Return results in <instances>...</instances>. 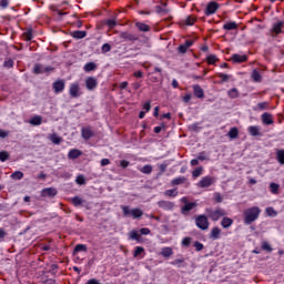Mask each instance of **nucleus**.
I'll use <instances>...</instances> for the list:
<instances>
[{
	"label": "nucleus",
	"instance_id": "f257e3e1",
	"mask_svg": "<svg viewBox=\"0 0 284 284\" xmlns=\"http://www.w3.org/2000/svg\"><path fill=\"white\" fill-rule=\"evenodd\" d=\"M260 215L261 209L258 206H253L244 210L243 216L245 225H252V223H254V221H256Z\"/></svg>",
	"mask_w": 284,
	"mask_h": 284
},
{
	"label": "nucleus",
	"instance_id": "f03ea898",
	"mask_svg": "<svg viewBox=\"0 0 284 284\" xmlns=\"http://www.w3.org/2000/svg\"><path fill=\"white\" fill-rule=\"evenodd\" d=\"M122 212L124 216H133V219H141L143 216V211L141 209H130V206H122Z\"/></svg>",
	"mask_w": 284,
	"mask_h": 284
},
{
	"label": "nucleus",
	"instance_id": "7ed1b4c3",
	"mask_svg": "<svg viewBox=\"0 0 284 284\" xmlns=\"http://www.w3.org/2000/svg\"><path fill=\"white\" fill-rule=\"evenodd\" d=\"M195 224H196V227L203 231L209 230L210 227V221H207V216L205 215H199L195 219Z\"/></svg>",
	"mask_w": 284,
	"mask_h": 284
},
{
	"label": "nucleus",
	"instance_id": "20e7f679",
	"mask_svg": "<svg viewBox=\"0 0 284 284\" xmlns=\"http://www.w3.org/2000/svg\"><path fill=\"white\" fill-rule=\"evenodd\" d=\"M69 94L71 99H79V97H81V87L78 82L70 84Z\"/></svg>",
	"mask_w": 284,
	"mask_h": 284
},
{
	"label": "nucleus",
	"instance_id": "39448f33",
	"mask_svg": "<svg viewBox=\"0 0 284 284\" xmlns=\"http://www.w3.org/2000/svg\"><path fill=\"white\" fill-rule=\"evenodd\" d=\"M214 183H216V180L211 175H206L197 183V187H210L211 185H214Z\"/></svg>",
	"mask_w": 284,
	"mask_h": 284
},
{
	"label": "nucleus",
	"instance_id": "423d86ee",
	"mask_svg": "<svg viewBox=\"0 0 284 284\" xmlns=\"http://www.w3.org/2000/svg\"><path fill=\"white\" fill-rule=\"evenodd\" d=\"M158 207H160L161 210H164L166 212H172V210H174V207H175V204H174V202L161 200L158 202Z\"/></svg>",
	"mask_w": 284,
	"mask_h": 284
},
{
	"label": "nucleus",
	"instance_id": "0eeeda50",
	"mask_svg": "<svg viewBox=\"0 0 284 284\" xmlns=\"http://www.w3.org/2000/svg\"><path fill=\"white\" fill-rule=\"evenodd\" d=\"M97 85H99V80H97V78L89 77L85 79V88L90 92H92V90H97Z\"/></svg>",
	"mask_w": 284,
	"mask_h": 284
},
{
	"label": "nucleus",
	"instance_id": "6e6552de",
	"mask_svg": "<svg viewBox=\"0 0 284 284\" xmlns=\"http://www.w3.org/2000/svg\"><path fill=\"white\" fill-rule=\"evenodd\" d=\"M221 216H225V211L223 209H216L215 211H209V217L212 221H219Z\"/></svg>",
	"mask_w": 284,
	"mask_h": 284
},
{
	"label": "nucleus",
	"instance_id": "1a4fd4ad",
	"mask_svg": "<svg viewBox=\"0 0 284 284\" xmlns=\"http://www.w3.org/2000/svg\"><path fill=\"white\" fill-rule=\"evenodd\" d=\"M219 10V4L215 1L209 2L206 8H205V14L206 17H210L214 14Z\"/></svg>",
	"mask_w": 284,
	"mask_h": 284
},
{
	"label": "nucleus",
	"instance_id": "9d476101",
	"mask_svg": "<svg viewBox=\"0 0 284 284\" xmlns=\"http://www.w3.org/2000/svg\"><path fill=\"white\" fill-rule=\"evenodd\" d=\"M52 88L55 94H60V92H63V90H65V80H57L55 82H53Z\"/></svg>",
	"mask_w": 284,
	"mask_h": 284
},
{
	"label": "nucleus",
	"instance_id": "9b49d317",
	"mask_svg": "<svg viewBox=\"0 0 284 284\" xmlns=\"http://www.w3.org/2000/svg\"><path fill=\"white\" fill-rule=\"evenodd\" d=\"M120 39H122L123 41H139V37H136V34L130 33L128 31L121 32Z\"/></svg>",
	"mask_w": 284,
	"mask_h": 284
},
{
	"label": "nucleus",
	"instance_id": "f8f14e48",
	"mask_svg": "<svg viewBox=\"0 0 284 284\" xmlns=\"http://www.w3.org/2000/svg\"><path fill=\"white\" fill-rule=\"evenodd\" d=\"M261 119H262L263 125H272V124H274V118L268 112L263 113L261 115Z\"/></svg>",
	"mask_w": 284,
	"mask_h": 284
},
{
	"label": "nucleus",
	"instance_id": "ddd939ff",
	"mask_svg": "<svg viewBox=\"0 0 284 284\" xmlns=\"http://www.w3.org/2000/svg\"><path fill=\"white\" fill-rule=\"evenodd\" d=\"M233 63H245V61H247V55L243 54H233L231 58Z\"/></svg>",
	"mask_w": 284,
	"mask_h": 284
},
{
	"label": "nucleus",
	"instance_id": "4468645a",
	"mask_svg": "<svg viewBox=\"0 0 284 284\" xmlns=\"http://www.w3.org/2000/svg\"><path fill=\"white\" fill-rule=\"evenodd\" d=\"M247 132L251 134V136H262L261 126L251 125L247 128Z\"/></svg>",
	"mask_w": 284,
	"mask_h": 284
},
{
	"label": "nucleus",
	"instance_id": "2eb2a0df",
	"mask_svg": "<svg viewBox=\"0 0 284 284\" xmlns=\"http://www.w3.org/2000/svg\"><path fill=\"white\" fill-rule=\"evenodd\" d=\"M93 134L94 133L92 132V129L90 126L82 128V139H84L85 141H89V139H92Z\"/></svg>",
	"mask_w": 284,
	"mask_h": 284
},
{
	"label": "nucleus",
	"instance_id": "dca6fc26",
	"mask_svg": "<svg viewBox=\"0 0 284 284\" xmlns=\"http://www.w3.org/2000/svg\"><path fill=\"white\" fill-rule=\"evenodd\" d=\"M135 28L139 30V32H150V30H152L149 24L143 22H135Z\"/></svg>",
	"mask_w": 284,
	"mask_h": 284
},
{
	"label": "nucleus",
	"instance_id": "f3484780",
	"mask_svg": "<svg viewBox=\"0 0 284 284\" xmlns=\"http://www.w3.org/2000/svg\"><path fill=\"white\" fill-rule=\"evenodd\" d=\"M193 92L197 99H203V97H205V92L199 84L193 85Z\"/></svg>",
	"mask_w": 284,
	"mask_h": 284
},
{
	"label": "nucleus",
	"instance_id": "a211bd4d",
	"mask_svg": "<svg viewBox=\"0 0 284 284\" xmlns=\"http://www.w3.org/2000/svg\"><path fill=\"white\" fill-rule=\"evenodd\" d=\"M81 154H83V152H81V150L72 149L68 153V159H71V160L79 159V156H81Z\"/></svg>",
	"mask_w": 284,
	"mask_h": 284
},
{
	"label": "nucleus",
	"instance_id": "6ab92c4d",
	"mask_svg": "<svg viewBox=\"0 0 284 284\" xmlns=\"http://www.w3.org/2000/svg\"><path fill=\"white\" fill-rule=\"evenodd\" d=\"M220 236H221V229H219L217 226L213 227L211 230L210 239H212L213 241H217Z\"/></svg>",
	"mask_w": 284,
	"mask_h": 284
},
{
	"label": "nucleus",
	"instance_id": "aec40b11",
	"mask_svg": "<svg viewBox=\"0 0 284 284\" xmlns=\"http://www.w3.org/2000/svg\"><path fill=\"white\" fill-rule=\"evenodd\" d=\"M42 196H57V189L54 187H47L42 190Z\"/></svg>",
	"mask_w": 284,
	"mask_h": 284
},
{
	"label": "nucleus",
	"instance_id": "412c9836",
	"mask_svg": "<svg viewBox=\"0 0 284 284\" xmlns=\"http://www.w3.org/2000/svg\"><path fill=\"white\" fill-rule=\"evenodd\" d=\"M251 78L255 83H261V81H263V77L261 75V73L256 69L253 70V72L251 74Z\"/></svg>",
	"mask_w": 284,
	"mask_h": 284
},
{
	"label": "nucleus",
	"instance_id": "4be33fe9",
	"mask_svg": "<svg viewBox=\"0 0 284 284\" xmlns=\"http://www.w3.org/2000/svg\"><path fill=\"white\" fill-rule=\"evenodd\" d=\"M174 254V251L172 250V247H163L161 251V255L164 258H170V256H172Z\"/></svg>",
	"mask_w": 284,
	"mask_h": 284
},
{
	"label": "nucleus",
	"instance_id": "5701e85b",
	"mask_svg": "<svg viewBox=\"0 0 284 284\" xmlns=\"http://www.w3.org/2000/svg\"><path fill=\"white\" fill-rule=\"evenodd\" d=\"M283 26H284L283 21H280V22L273 24V32L275 34H281L283 32Z\"/></svg>",
	"mask_w": 284,
	"mask_h": 284
},
{
	"label": "nucleus",
	"instance_id": "b1692460",
	"mask_svg": "<svg viewBox=\"0 0 284 284\" xmlns=\"http://www.w3.org/2000/svg\"><path fill=\"white\" fill-rule=\"evenodd\" d=\"M48 70H50L49 68H44L41 64H36L33 68V72L34 74H43V72H48Z\"/></svg>",
	"mask_w": 284,
	"mask_h": 284
},
{
	"label": "nucleus",
	"instance_id": "393cba45",
	"mask_svg": "<svg viewBox=\"0 0 284 284\" xmlns=\"http://www.w3.org/2000/svg\"><path fill=\"white\" fill-rule=\"evenodd\" d=\"M233 223H234V220H232L230 217H224V219H222L221 225H222V227L227 230V227H232Z\"/></svg>",
	"mask_w": 284,
	"mask_h": 284
},
{
	"label": "nucleus",
	"instance_id": "a878e982",
	"mask_svg": "<svg viewBox=\"0 0 284 284\" xmlns=\"http://www.w3.org/2000/svg\"><path fill=\"white\" fill-rule=\"evenodd\" d=\"M29 123L31 125H41V123H43V118L41 115H36L29 121Z\"/></svg>",
	"mask_w": 284,
	"mask_h": 284
},
{
	"label": "nucleus",
	"instance_id": "bb28decb",
	"mask_svg": "<svg viewBox=\"0 0 284 284\" xmlns=\"http://www.w3.org/2000/svg\"><path fill=\"white\" fill-rule=\"evenodd\" d=\"M194 207H196V202L184 204V207H182V214H185V212H191V210H194Z\"/></svg>",
	"mask_w": 284,
	"mask_h": 284
},
{
	"label": "nucleus",
	"instance_id": "cd10ccee",
	"mask_svg": "<svg viewBox=\"0 0 284 284\" xmlns=\"http://www.w3.org/2000/svg\"><path fill=\"white\" fill-rule=\"evenodd\" d=\"M236 28H239V24H236V22L232 21V22H226L224 26H223V30H236Z\"/></svg>",
	"mask_w": 284,
	"mask_h": 284
},
{
	"label": "nucleus",
	"instance_id": "c85d7f7f",
	"mask_svg": "<svg viewBox=\"0 0 284 284\" xmlns=\"http://www.w3.org/2000/svg\"><path fill=\"white\" fill-rule=\"evenodd\" d=\"M185 181H187V178L185 176H180V178H175L171 181L172 185H181L183 183H185Z\"/></svg>",
	"mask_w": 284,
	"mask_h": 284
},
{
	"label": "nucleus",
	"instance_id": "c756f323",
	"mask_svg": "<svg viewBox=\"0 0 284 284\" xmlns=\"http://www.w3.org/2000/svg\"><path fill=\"white\" fill-rule=\"evenodd\" d=\"M94 70H97V63L94 62H88L84 65V72H94Z\"/></svg>",
	"mask_w": 284,
	"mask_h": 284
},
{
	"label": "nucleus",
	"instance_id": "7c9ffc66",
	"mask_svg": "<svg viewBox=\"0 0 284 284\" xmlns=\"http://www.w3.org/2000/svg\"><path fill=\"white\" fill-rule=\"evenodd\" d=\"M164 196H169L171 199H174L175 196H179V191H176V189L166 190L164 192Z\"/></svg>",
	"mask_w": 284,
	"mask_h": 284
},
{
	"label": "nucleus",
	"instance_id": "2f4dec72",
	"mask_svg": "<svg viewBox=\"0 0 284 284\" xmlns=\"http://www.w3.org/2000/svg\"><path fill=\"white\" fill-rule=\"evenodd\" d=\"M71 203L75 206V207H79V205H83V203H85L83 201V199L79 197V196H74V197H71Z\"/></svg>",
	"mask_w": 284,
	"mask_h": 284
},
{
	"label": "nucleus",
	"instance_id": "473e14b6",
	"mask_svg": "<svg viewBox=\"0 0 284 284\" xmlns=\"http://www.w3.org/2000/svg\"><path fill=\"white\" fill-rule=\"evenodd\" d=\"M88 33L85 31H74L72 33L73 39H85Z\"/></svg>",
	"mask_w": 284,
	"mask_h": 284
},
{
	"label": "nucleus",
	"instance_id": "72a5a7b5",
	"mask_svg": "<svg viewBox=\"0 0 284 284\" xmlns=\"http://www.w3.org/2000/svg\"><path fill=\"white\" fill-rule=\"evenodd\" d=\"M276 159L281 165H284V150H277Z\"/></svg>",
	"mask_w": 284,
	"mask_h": 284
},
{
	"label": "nucleus",
	"instance_id": "f704fd0d",
	"mask_svg": "<svg viewBox=\"0 0 284 284\" xmlns=\"http://www.w3.org/2000/svg\"><path fill=\"white\" fill-rule=\"evenodd\" d=\"M227 136H230V139H239V129L237 128H232L229 131Z\"/></svg>",
	"mask_w": 284,
	"mask_h": 284
},
{
	"label": "nucleus",
	"instance_id": "c9c22d12",
	"mask_svg": "<svg viewBox=\"0 0 284 284\" xmlns=\"http://www.w3.org/2000/svg\"><path fill=\"white\" fill-rule=\"evenodd\" d=\"M254 110H270V102H260Z\"/></svg>",
	"mask_w": 284,
	"mask_h": 284
},
{
	"label": "nucleus",
	"instance_id": "e433bc0d",
	"mask_svg": "<svg viewBox=\"0 0 284 284\" xmlns=\"http://www.w3.org/2000/svg\"><path fill=\"white\" fill-rule=\"evenodd\" d=\"M11 179H13V181H21V179H23V172L21 171H16L11 174Z\"/></svg>",
	"mask_w": 284,
	"mask_h": 284
},
{
	"label": "nucleus",
	"instance_id": "4c0bfd02",
	"mask_svg": "<svg viewBox=\"0 0 284 284\" xmlns=\"http://www.w3.org/2000/svg\"><path fill=\"white\" fill-rule=\"evenodd\" d=\"M78 252H88V246L85 244L75 245L74 254H78Z\"/></svg>",
	"mask_w": 284,
	"mask_h": 284
},
{
	"label": "nucleus",
	"instance_id": "58836bf2",
	"mask_svg": "<svg viewBox=\"0 0 284 284\" xmlns=\"http://www.w3.org/2000/svg\"><path fill=\"white\" fill-rule=\"evenodd\" d=\"M140 172H142V174H152V165H144L142 169H140Z\"/></svg>",
	"mask_w": 284,
	"mask_h": 284
},
{
	"label": "nucleus",
	"instance_id": "ea45409f",
	"mask_svg": "<svg viewBox=\"0 0 284 284\" xmlns=\"http://www.w3.org/2000/svg\"><path fill=\"white\" fill-rule=\"evenodd\" d=\"M143 252H145V248H143V246H136L133 254L134 258H139V255L143 254Z\"/></svg>",
	"mask_w": 284,
	"mask_h": 284
},
{
	"label": "nucleus",
	"instance_id": "a19ab883",
	"mask_svg": "<svg viewBox=\"0 0 284 284\" xmlns=\"http://www.w3.org/2000/svg\"><path fill=\"white\" fill-rule=\"evenodd\" d=\"M201 174H203V168H196L193 172H192V176L194 179H199V176H201Z\"/></svg>",
	"mask_w": 284,
	"mask_h": 284
},
{
	"label": "nucleus",
	"instance_id": "79ce46f5",
	"mask_svg": "<svg viewBox=\"0 0 284 284\" xmlns=\"http://www.w3.org/2000/svg\"><path fill=\"white\" fill-rule=\"evenodd\" d=\"M278 187H280V185L274 182H272L270 184V190H271L272 194H278Z\"/></svg>",
	"mask_w": 284,
	"mask_h": 284
},
{
	"label": "nucleus",
	"instance_id": "37998d69",
	"mask_svg": "<svg viewBox=\"0 0 284 284\" xmlns=\"http://www.w3.org/2000/svg\"><path fill=\"white\" fill-rule=\"evenodd\" d=\"M129 236L132 241H139L141 239V235L136 231H131Z\"/></svg>",
	"mask_w": 284,
	"mask_h": 284
},
{
	"label": "nucleus",
	"instance_id": "c03bdc74",
	"mask_svg": "<svg viewBox=\"0 0 284 284\" xmlns=\"http://www.w3.org/2000/svg\"><path fill=\"white\" fill-rule=\"evenodd\" d=\"M220 79H222V83H227L230 79H232V75L225 74V73H219Z\"/></svg>",
	"mask_w": 284,
	"mask_h": 284
},
{
	"label": "nucleus",
	"instance_id": "a18cd8bd",
	"mask_svg": "<svg viewBox=\"0 0 284 284\" xmlns=\"http://www.w3.org/2000/svg\"><path fill=\"white\" fill-rule=\"evenodd\" d=\"M229 97H230V99H236V98L239 97V90H236V89H231V90L229 91Z\"/></svg>",
	"mask_w": 284,
	"mask_h": 284
},
{
	"label": "nucleus",
	"instance_id": "49530a36",
	"mask_svg": "<svg viewBox=\"0 0 284 284\" xmlns=\"http://www.w3.org/2000/svg\"><path fill=\"white\" fill-rule=\"evenodd\" d=\"M8 159H10V154H8L7 151H1L0 152V161L4 162V161H8Z\"/></svg>",
	"mask_w": 284,
	"mask_h": 284
},
{
	"label": "nucleus",
	"instance_id": "de8ad7c7",
	"mask_svg": "<svg viewBox=\"0 0 284 284\" xmlns=\"http://www.w3.org/2000/svg\"><path fill=\"white\" fill-rule=\"evenodd\" d=\"M24 41H32V30H28L23 33Z\"/></svg>",
	"mask_w": 284,
	"mask_h": 284
},
{
	"label": "nucleus",
	"instance_id": "09e8293b",
	"mask_svg": "<svg viewBox=\"0 0 284 284\" xmlns=\"http://www.w3.org/2000/svg\"><path fill=\"white\" fill-rule=\"evenodd\" d=\"M206 59H207V63L210 65H214V63H216V61H219V59H216V55H209Z\"/></svg>",
	"mask_w": 284,
	"mask_h": 284
},
{
	"label": "nucleus",
	"instance_id": "8fccbe9b",
	"mask_svg": "<svg viewBox=\"0 0 284 284\" xmlns=\"http://www.w3.org/2000/svg\"><path fill=\"white\" fill-rule=\"evenodd\" d=\"M195 22H196V18L192 16L187 17L185 20L186 26H194Z\"/></svg>",
	"mask_w": 284,
	"mask_h": 284
},
{
	"label": "nucleus",
	"instance_id": "3c124183",
	"mask_svg": "<svg viewBox=\"0 0 284 284\" xmlns=\"http://www.w3.org/2000/svg\"><path fill=\"white\" fill-rule=\"evenodd\" d=\"M51 141L55 145H59V143H61V138H59L57 134H53V135H51Z\"/></svg>",
	"mask_w": 284,
	"mask_h": 284
},
{
	"label": "nucleus",
	"instance_id": "603ef678",
	"mask_svg": "<svg viewBox=\"0 0 284 284\" xmlns=\"http://www.w3.org/2000/svg\"><path fill=\"white\" fill-rule=\"evenodd\" d=\"M262 250H265V252H272V246L267 242L262 243Z\"/></svg>",
	"mask_w": 284,
	"mask_h": 284
},
{
	"label": "nucleus",
	"instance_id": "864d4df0",
	"mask_svg": "<svg viewBox=\"0 0 284 284\" xmlns=\"http://www.w3.org/2000/svg\"><path fill=\"white\" fill-rule=\"evenodd\" d=\"M75 181L78 185H85V178L83 175H79Z\"/></svg>",
	"mask_w": 284,
	"mask_h": 284
},
{
	"label": "nucleus",
	"instance_id": "5fc2aeb1",
	"mask_svg": "<svg viewBox=\"0 0 284 284\" xmlns=\"http://www.w3.org/2000/svg\"><path fill=\"white\" fill-rule=\"evenodd\" d=\"M214 199L216 203H223V196L221 195V193H214Z\"/></svg>",
	"mask_w": 284,
	"mask_h": 284
},
{
	"label": "nucleus",
	"instance_id": "6e6d98bb",
	"mask_svg": "<svg viewBox=\"0 0 284 284\" xmlns=\"http://www.w3.org/2000/svg\"><path fill=\"white\" fill-rule=\"evenodd\" d=\"M0 6L3 8V10H6V8L10 6V0H0Z\"/></svg>",
	"mask_w": 284,
	"mask_h": 284
},
{
	"label": "nucleus",
	"instance_id": "4d7b16f0",
	"mask_svg": "<svg viewBox=\"0 0 284 284\" xmlns=\"http://www.w3.org/2000/svg\"><path fill=\"white\" fill-rule=\"evenodd\" d=\"M110 50H112V47L109 43L102 45V52H110Z\"/></svg>",
	"mask_w": 284,
	"mask_h": 284
},
{
	"label": "nucleus",
	"instance_id": "13d9d810",
	"mask_svg": "<svg viewBox=\"0 0 284 284\" xmlns=\"http://www.w3.org/2000/svg\"><path fill=\"white\" fill-rule=\"evenodd\" d=\"M194 247H195L196 252H201V250H203L204 246H203V243L195 242Z\"/></svg>",
	"mask_w": 284,
	"mask_h": 284
},
{
	"label": "nucleus",
	"instance_id": "bf43d9fd",
	"mask_svg": "<svg viewBox=\"0 0 284 284\" xmlns=\"http://www.w3.org/2000/svg\"><path fill=\"white\" fill-rule=\"evenodd\" d=\"M10 135V132L9 131H6V130H1L0 129V139H6L7 136Z\"/></svg>",
	"mask_w": 284,
	"mask_h": 284
},
{
	"label": "nucleus",
	"instance_id": "052dcab7",
	"mask_svg": "<svg viewBox=\"0 0 284 284\" xmlns=\"http://www.w3.org/2000/svg\"><path fill=\"white\" fill-rule=\"evenodd\" d=\"M197 161H207V155H205V152H202L197 155Z\"/></svg>",
	"mask_w": 284,
	"mask_h": 284
},
{
	"label": "nucleus",
	"instance_id": "680f3d73",
	"mask_svg": "<svg viewBox=\"0 0 284 284\" xmlns=\"http://www.w3.org/2000/svg\"><path fill=\"white\" fill-rule=\"evenodd\" d=\"M179 52H180L181 54H185V52H187L186 45H185V44H181V45L179 47Z\"/></svg>",
	"mask_w": 284,
	"mask_h": 284
},
{
	"label": "nucleus",
	"instance_id": "e2e57ef3",
	"mask_svg": "<svg viewBox=\"0 0 284 284\" xmlns=\"http://www.w3.org/2000/svg\"><path fill=\"white\" fill-rule=\"evenodd\" d=\"M190 243H192V240L190 237H184L182 241V245H184L185 247H187Z\"/></svg>",
	"mask_w": 284,
	"mask_h": 284
},
{
	"label": "nucleus",
	"instance_id": "0e129e2a",
	"mask_svg": "<svg viewBox=\"0 0 284 284\" xmlns=\"http://www.w3.org/2000/svg\"><path fill=\"white\" fill-rule=\"evenodd\" d=\"M143 110H145L144 112H150V110H152V104L150 102L144 103Z\"/></svg>",
	"mask_w": 284,
	"mask_h": 284
},
{
	"label": "nucleus",
	"instance_id": "69168bd1",
	"mask_svg": "<svg viewBox=\"0 0 284 284\" xmlns=\"http://www.w3.org/2000/svg\"><path fill=\"white\" fill-rule=\"evenodd\" d=\"M4 68H12V65H14V62L12 60H7L3 63Z\"/></svg>",
	"mask_w": 284,
	"mask_h": 284
},
{
	"label": "nucleus",
	"instance_id": "338daca9",
	"mask_svg": "<svg viewBox=\"0 0 284 284\" xmlns=\"http://www.w3.org/2000/svg\"><path fill=\"white\" fill-rule=\"evenodd\" d=\"M140 234H142V235H144V236H148V234H150V229H146V227L141 229V230H140Z\"/></svg>",
	"mask_w": 284,
	"mask_h": 284
},
{
	"label": "nucleus",
	"instance_id": "774afa93",
	"mask_svg": "<svg viewBox=\"0 0 284 284\" xmlns=\"http://www.w3.org/2000/svg\"><path fill=\"white\" fill-rule=\"evenodd\" d=\"M120 165H121V168L125 169V168H128V165H130V162L126 160H122V161H120Z\"/></svg>",
	"mask_w": 284,
	"mask_h": 284
}]
</instances>
